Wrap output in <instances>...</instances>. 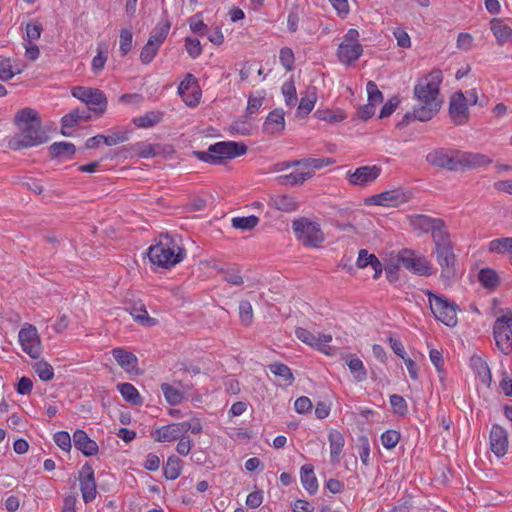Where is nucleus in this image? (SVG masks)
I'll return each mask as SVG.
<instances>
[{"label": "nucleus", "instance_id": "f257e3e1", "mask_svg": "<svg viewBox=\"0 0 512 512\" xmlns=\"http://www.w3.org/2000/svg\"><path fill=\"white\" fill-rule=\"evenodd\" d=\"M442 80V71L435 68L415 85L414 97L418 105L412 113L414 119L425 122L431 120L438 113L442 103L439 98Z\"/></svg>", "mask_w": 512, "mask_h": 512}, {"label": "nucleus", "instance_id": "f03ea898", "mask_svg": "<svg viewBox=\"0 0 512 512\" xmlns=\"http://www.w3.org/2000/svg\"><path fill=\"white\" fill-rule=\"evenodd\" d=\"M19 133L9 140V147L18 150L42 144L45 136L41 130V119L38 112L26 107L19 110L14 117Z\"/></svg>", "mask_w": 512, "mask_h": 512}, {"label": "nucleus", "instance_id": "7ed1b4c3", "mask_svg": "<svg viewBox=\"0 0 512 512\" xmlns=\"http://www.w3.org/2000/svg\"><path fill=\"white\" fill-rule=\"evenodd\" d=\"M185 250L178 236L160 235L155 245L148 250V256L153 265L162 268H172L185 258Z\"/></svg>", "mask_w": 512, "mask_h": 512}, {"label": "nucleus", "instance_id": "20e7f679", "mask_svg": "<svg viewBox=\"0 0 512 512\" xmlns=\"http://www.w3.org/2000/svg\"><path fill=\"white\" fill-rule=\"evenodd\" d=\"M433 243L435 246L433 253L441 268V277L446 279L454 277L456 271V255L449 232H436V234H434Z\"/></svg>", "mask_w": 512, "mask_h": 512}, {"label": "nucleus", "instance_id": "39448f33", "mask_svg": "<svg viewBox=\"0 0 512 512\" xmlns=\"http://www.w3.org/2000/svg\"><path fill=\"white\" fill-rule=\"evenodd\" d=\"M424 294L428 297L430 310L434 317L448 327H455L458 323V305L428 289L424 291Z\"/></svg>", "mask_w": 512, "mask_h": 512}, {"label": "nucleus", "instance_id": "423d86ee", "mask_svg": "<svg viewBox=\"0 0 512 512\" xmlns=\"http://www.w3.org/2000/svg\"><path fill=\"white\" fill-rule=\"evenodd\" d=\"M247 147L234 141H222L210 145L207 151L198 152V158L210 164H218L225 159H233L244 155Z\"/></svg>", "mask_w": 512, "mask_h": 512}, {"label": "nucleus", "instance_id": "0eeeda50", "mask_svg": "<svg viewBox=\"0 0 512 512\" xmlns=\"http://www.w3.org/2000/svg\"><path fill=\"white\" fill-rule=\"evenodd\" d=\"M493 337L498 349L504 353L512 352V310H500L496 316L493 327Z\"/></svg>", "mask_w": 512, "mask_h": 512}, {"label": "nucleus", "instance_id": "6e6552de", "mask_svg": "<svg viewBox=\"0 0 512 512\" xmlns=\"http://www.w3.org/2000/svg\"><path fill=\"white\" fill-rule=\"evenodd\" d=\"M73 97L86 104L88 110L95 118L102 116L107 108V98L105 94L93 87L76 86L71 90Z\"/></svg>", "mask_w": 512, "mask_h": 512}, {"label": "nucleus", "instance_id": "1a4fd4ad", "mask_svg": "<svg viewBox=\"0 0 512 512\" xmlns=\"http://www.w3.org/2000/svg\"><path fill=\"white\" fill-rule=\"evenodd\" d=\"M358 30L350 28L344 35L337 49V58L343 65L349 66L356 62L363 54V47L359 42Z\"/></svg>", "mask_w": 512, "mask_h": 512}, {"label": "nucleus", "instance_id": "9d476101", "mask_svg": "<svg viewBox=\"0 0 512 512\" xmlns=\"http://www.w3.org/2000/svg\"><path fill=\"white\" fill-rule=\"evenodd\" d=\"M292 228L296 237L306 246L318 247L324 241V233L317 222L301 218L293 221Z\"/></svg>", "mask_w": 512, "mask_h": 512}, {"label": "nucleus", "instance_id": "9b49d317", "mask_svg": "<svg viewBox=\"0 0 512 512\" xmlns=\"http://www.w3.org/2000/svg\"><path fill=\"white\" fill-rule=\"evenodd\" d=\"M411 194L403 188H394L364 199L367 206L398 207L409 201Z\"/></svg>", "mask_w": 512, "mask_h": 512}, {"label": "nucleus", "instance_id": "f8f14e48", "mask_svg": "<svg viewBox=\"0 0 512 512\" xmlns=\"http://www.w3.org/2000/svg\"><path fill=\"white\" fill-rule=\"evenodd\" d=\"M398 261L410 272L418 276H430L433 274L431 262L423 255L413 250H402L398 254Z\"/></svg>", "mask_w": 512, "mask_h": 512}, {"label": "nucleus", "instance_id": "ddd939ff", "mask_svg": "<svg viewBox=\"0 0 512 512\" xmlns=\"http://www.w3.org/2000/svg\"><path fill=\"white\" fill-rule=\"evenodd\" d=\"M170 30V24L168 21H162L156 25L151 32V35L143 47L140 59L142 63L149 64L156 56L160 46L165 41Z\"/></svg>", "mask_w": 512, "mask_h": 512}, {"label": "nucleus", "instance_id": "4468645a", "mask_svg": "<svg viewBox=\"0 0 512 512\" xmlns=\"http://www.w3.org/2000/svg\"><path fill=\"white\" fill-rule=\"evenodd\" d=\"M18 342L22 350L33 359H38L42 353L41 339L35 326L29 323L22 325L18 332Z\"/></svg>", "mask_w": 512, "mask_h": 512}, {"label": "nucleus", "instance_id": "2eb2a0df", "mask_svg": "<svg viewBox=\"0 0 512 512\" xmlns=\"http://www.w3.org/2000/svg\"><path fill=\"white\" fill-rule=\"evenodd\" d=\"M295 334L300 341L328 356H332L336 352V349L330 345L333 339L331 334H314L305 328H297Z\"/></svg>", "mask_w": 512, "mask_h": 512}, {"label": "nucleus", "instance_id": "dca6fc26", "mask_svg": "<svg viewBox=\"0 0 512 512\" xmlns=\"http://www.w3.org/2000/svg\"><path fill=\"white\" fill-rule=\"evenodd\" d=\"M381 167L377 165L361 166L354 171H347L346 179L354 186L363 187L373 183L381 174Z\"/></svg>", "mask_w": 512, "mask_h": 512}, {"label": "nucleus", "instance_id": "f3484780", "mask_svg": "<svg viewBox=\"0 0 512 512\" xmlns=\"http://www.w3.org/2000/svg\"><path fill=\"white\" fill-rule=\"evenodd\" d=\"M449 115L456 125L464 124L469 118V105L462 91L455 92L449 102Z\"/></svg>", "mask_w": 512, "mask_h": 512}, {"label": "nucleus", "instance_id": "a211bd4d", "mask_svg": "<svg viewBox=\"0 0 512 512\" xmlns=\"http://www.w3.org/2000/svg\"><path fill=\"white\" fill-rule=\"evenodd\" d=\"M178 93L186 105L195 107L201 98V90L197 79L192 74H187L178 86Z\"/></svg>", "mask_w": 512, "mask_h": 512}, {"label": "nucleus", "instance_id": "6ab92c4d", "mask_svg": "<svg viewBox=\"0 0 512 512\" xmlns=\"http://www.w3.org/2000/svg\"><path fill=\"white\" fill-rule=\"evenodd\" d=\"M456 160L458 169H475L492 163V158L486 154L457 150Z\"/></svg>", "mask_w": 512, "mask_h": 512}, {"label": "nucleus", "instance_id": "aec40b11", "mask_svg": "<svg viewBox=\"0 0 512 512\" xmlns=\"http://www.w3.org/2000/svg\"><path fill=\"white\" fill-rule=\"evenodd\" d=\"M489 446L494 455L498 458L503 457L509 447L508 433L500 425H493L489 434Z\"/></svg>", "mask_w": 512, "mask_h": 512}, {"label": "nucleus", "instance_id": "412c9836", "mask_svg": "<svg viewBox=\"0 0 512 512\" xmlns=\"http://www.w3.org/2000/svg\"><path fill=\"white\" fill-rule=\"evenodd\" d=\"M411 226L415 230H419L420 232H431L432 239L434 240V234L436 232H446L447 229L445 224L440 219L431 218L426 215H416L410 220Z\"/></svg>", "mask_w": 512, "mask_h": 512}, {"label": "nucleus", "instance_id": "4be33fe9", "mask_svg": "<svg viewBox=\"0 0 512 512\" xmlns=\"http://www.w3.org/2000/svg\"><path fill=\"white\" fill-rule=\"evenodd\" d=\"M182 422L163 425L151 432V437L160 443L177 441L184 435Z\"/></svg>", "mask_w": 512, "mask_h": 512}, {"label": "nucleus", "instance_id": "5701e85b", "mask_svg": "<svg viewBox=\"0 0 512 512\" xmlns=\"http://www.w3.org/2000/svg\"><path fill=\"white\" fill-rule=\"evenodd\" d=\"M80 488L83 500L87 503L96 497V483L93 468L86 464L79 474Z\"/></svg>", "mask_w": 512, "mask_h": 512}, {"label": "nucleus", "instance_id": "b1692460", "mask_svg": "<svg viewBox=\"0 0 512 512\" xmlns=\"http://www.w3.org/2000/svg\"><path fill=\"white\" fill-rule=\"evenodd\" d=\"M456 153L457 150H435L427 155V160L438 167L451 171L458 170Z\"/></svg>", "mask_w": 512, "mask_h": 512}, {"label": "nucleus", "instance_id": "393cba45", "mask_svg": "<svg viewBox=\"0 0 512 512\" xmlns=\"http://www.w3.org/2000/svg\"><path fill=\"white\" fill-rule=\"evenodd\" d=\"M268 206L272 209L291 213L298 209V203L296 199L287 194H273L268 198Z\"/></svg>", "mask_w": 512, "mask_h": 512}, {"label": "nucleus", "instance_id": "a878e982", "mask_svg": "<svg viewBox=\"0 0 512 512\" xmlns=\"http://www.w3.org/2000/svg\"><path fill=\"white\" fill-rule=\"evenodd\" d=\"M333 164V160L329 158H306L300 161H290L284 163L283 169H288L294 166L304 167L306 171L311 173L313 177L316 170H320L328 165Z\"/></svg>", "mask_w": 512, "mask_h": 512}, {"label": "nucleus", "instance_id": "bb28decb", "mask_svg": "<svg viewBox=\"0 0 512 512\" xmlns=\"http://www.w3.org/2000/svg\"><path fill=\"white\" fill-rule=\"evenodd\" d=\"M490 29L498 44L512 43V27L502 18H494L490 22Z\"/></svg>", "mask_w": 512, "mask_h": 512}, {"label": "nucleus", "instance_id": "cd10ccee", "mask_svg": "<svg viewBox=\"0 0 512 512\" xmlns=\"http://www.w3.org/2000/svg\"><path fill=\"white\" fill-rule=\"evenodd\" d=\"M73 443L85 456H93L98 452L97 443L89 438L82 430H76L73 434Z\"/></svg>", "mask_w": 512, "mask_h": 512}, {"label": "nucleus", "instance_id": "c85d7f7f", "mask_svg": "<svg viewBox=\"0 0 512 512\" xmlns=\"http://www.w3.org/2000/svg\"><path fill=\"white\" fill-rule=\"evenodd\" d=\"M285 128L284 112L281 109H275L270 112L264 122L263 130L267 134H276Z\"/></svg>", "mask_w": 512, "mask_h": 512}, {"label": "nucleus", "instance_id": "c756f323", "mask_svg": "<svg viewBox=\"0 0 512 512\" xmlns=\"http://www.w3.org/2000/svg\"><path fill=\"white\" fill-rule=\"evenodd\" d=\"M300 481L303 488L311 495L317 493L319 485L311 464H305L300 469Z\"/></svg>", "mask_w": 512, "mask_h": 512}, {"label": "nucleus", "instance_id": "7c9ffc66", "mask_svg": "<svg viewBox=\"0 0 512 512\" xmlns=\"http://www.w3.org/2000/svg\"><path fill=\"white\" fill-rule=\"evenodd\" d=\"M330 457L333 463H337L340 459L343 447L345 445L344 436L337 430H331L328 435Z\"/></svg>", "mask_w": 512, "mask_h": 512}, {"label": "nucleus", "instance_id": "2f4dec72", "mask_svg": "<svg viewBox=\"0 0 512 512\" xmlns=\"http://www.w3.org/2000/svg\"><path fill=\"white\" fill-rule=\"evenodd\" d=\"M478 281L484 289L494 291L500 284V277L494 269L482 268L478 272Z\"/></svg>", "mask_w": 512, "mask_h": 512}, {"label": "nucleus", "instance_id": "473e14b6", "mask_svg": "<svg viewBox=\"0 0 512 512\" xmlns=\"http://www.w3.org/2000/svg\"><path fill=\"white\" fill-rule=\"evenodd\" d=\"M314 115L318 120L327 122L329 124L340 123L347 117L345 111L340 108H319L316 110Z\"/></svg>", "mask_w": 512, "mask_h": 512}, {"label": "nucleus", "instance_id": "72a5a7b5", "mask_svg": "<svg viewBox=\"0 0 512 512\" xmlns=\"http://www.w3.org/2000/svg\"><path fill=\"white\" fill-rule=\"evenodd\" d=\"M311 178V173L306 171L304 167L297 166L295 170L289 174L281 175L279 177L280 183L289 186L303 184L306 180Z\"/></svg>", "mask_w": 512, "mask_h": 512}, {"label": "nucleus", "instance_id": "f704fd0d", "mask_svg": "<svg viewBox=\"0 0 512 512\" xmlns=\"http://www.w3.org/2000/svg\"><path fill=\"white\" fill-rule=\"evenodd\" d=\"M91 119L90 115H85L80 113L78 110H74L62 117L61 124V133L64 136L71 135V129L75 127L81 120H89Z\"/></svg>", "mask_w": 512, "mask_h": 512}, {"label": "nucleus", "instance_id": "c9c22d12", "mask_svg": "<svg viewBox=\"0 0 512 512\" xmlns=\"http://www.w3.org/2000/svg\"><path fill=\"white\" fill-rule=\"evenodd\" d=\"M346 364L356 382H363L367 379V370L360 358L356 356H348L346 358Z\"/></svg>", "mask_w": 512, "mask_h": 512}, {"label": "nucleus", "instance_id": "e433bc0d", "mask_svg": "<svg viewBox=\"0 0 512 512\" xmlns=\"http://www.w3.org/2000/svg\"><path fill=\"white\" fill-rule=\"evenodd\" d=\"M108 53V44L105 42L98 43L97 54L93 57L91 62V70L94 74L102 72L108 59Z\"/></svg>", "mask_w": 512, "mask_h": 512}, {"label": "nucleus", "instance_id": "4c0bfd02", "mask_svg": "<svg viewBox=\"0 0 512 512\" xmlns=\"http://www.w3.org/2000/svg\"><path fill=\"white\" fill-rule=\"evenodd\" d=\"M49 152L53 157L66 160L73 157L76 147L70 142H55L49 147Z\"/></svg>", "mask_w": 512, "mask_h": 512}, {"label": "nucleus", "instance_id": "58836bf2", "mask_svg": "<svg viewBox=\"0 0 512 512\" xmlns=\"http://www.w3.org/2000/svg\"><path fill=\"white\" fill-rule=\"evenodd\" d=\"M163 119V113L161 111H149L145 114L135 117L133 123L139 128H151Z\"/></svg>", "mask_w": 512, "mask_h": 512}, {"label": "nucleus", "instance_id": "ea45409f", "mask_svg": "<svg viewBox=\"0 0 512 512\" xmlns=\"http://www.w3.org/2000/svg\"><path fill=\"white\" fill-rule=\"evenodd\" d=\"M317 92L316 88L312 87L307 90L304 96L301 97L299 106H298V115L306 116L308 115L315 107L317 102Z\"/></svg>", "mask_w": 512, "mask_h": 512}, {"label": "nucleus", "instance_id": "a19ab883", "mask_svg": "<svg viewBox=\"0 0 512 512\" xmlns=\"http://www.w3.org/2000/svg\"><path fill=\"white\" fill-rule=\"evenodd\" d=\"M161 391L170 405H178L184 399V392L175 385L164 383L161 385Z\"/></svg>", "mask_w": 512, "mask_h": 512}, {"label": "nucleus", "instance_id": "79ce46f5", "mask_svg": "<svg viewBox=\"0 0 512 512\" xmlns=\"http://www.w3.org/2000/svg\"><path fill=\"white\" fill-rule=\"evenodd\" d=\"M269 370L272 374L279 377L285 386H289L294 381V376L291 369L280 362H275L269 365Z\"/></svg>", "mask_w": 512, "mask_h": 512}, {"label": "nucleus", "instance_id": "37998d69", "mask_svg": "<svg viewBox=\"0 0 512 512\" xmlns=\"http://www.w3.org/2000/svg\"><path fill=\"white\" fill-rule=\"evenodd\" d=\"M130 315L136 322L145 327H151L156 323V320L148 315L142 303H135L132 310H130Z\"/></svg>", "mask_w": 512, "mask_h": 512}, {"label": "nucleus", "instance_id": "c03bdc74", "mask_svg": "<svg viewBox=\"0 0 512 512\" xmlns=\"http://www.w3.org/2000/svg\"><path fill=\"white\" fill-rule=\"evenodd\" d=\"M182 461L175 455L169 456L164 466V475L169 480L177 479L182 471Z\"/></svg>", "mask_w": 512, "mask_h": 512}, {"label": "nucleus", "instance_id": "a18cd8bd", "mask_svg": "<svg viewBox=\"0 0 512 512\" xmlns=\"http://www.w3.org/2000/svg\"><path fill=\"white\" fill-rule=\"evenodd\" d=\"M253 129V123L246 117L235 120L229 126V131L232 135L247 136L252 133Z\"/></svg>", "mask_w": 512, "mask_h": 512}, {"label": "nucleus", "instance_id": "49530a36", "mask_svg": "<svg viewBox=\"0 0 512 512\" xmlns=\"http://www.w3.org/2000/svg\"><path fill=\"white\" fill-rule=\"evenodd\" d=\"M512 237L493 239L488 243V250L492 253L504 254L511 252Z\"/></svg>", "mask_w": 512, "mask_h": 512}, {"label": "nucleus", "instance_id": "de8ad7c7", "mask_svg": "<svg viewBox=\"0 0 512 512\" xmlns=\"http://www.w3.org/2000/svg\"><path fill=\"white\" fill-rule=\"evenodd\" d=\"M232 227L242 231H249L259 224V218L254 215L234 217L231 220Z\"/></svg>", "mask_w": 512, "mask_h": 512}, {"label": "nucleus", "instance_id": "09e8293b", "mask_svg": "<svg viewBox=\"0 0 512 512\" xmlns=\"http://www.w3.org/2000/svg\"><path fill=\"white\" fill-rule=\"evenodd\" d=\"M21 73V68L13 64L11 59L0 60V79L3 81L10 80L15 75Z\"/></svg>", "mask_w": 512, "mask_h": 512}, {"label": "nucleus", "instance_id": "8fccbe9b", "mask_svg": "<svg viewBox=\"0 0 512 512\" xmlns=\"http://www.w3.org/2000/svg\"><path fill=\"white\" fill-rule=\"evenodd\" d=\"M401 438L397 430H386L381 434V444L385 449L391 450L397 446Z\"/></svg>", "mask_w": 512, "mask_h": 512}, {"label": "nucleus", "instance_id": "3c124183", "mask_svg": "<svg viewBox=\"0 0 512 512\" xmlns=\"http://www.w3.org/2000/svg\"><path fill=\"white\" fill-rule=\"evenodd\" d=\"M34 370L42 381H50L54 377L53 367L46 361L36 362Z\"/></svg>", "mask_w": 512, "mask_h": 512}, {"label": "nucleus", "instance_id": "603ef678", "mask_svg": "<svg viewBox=\"0 0 512 512\" xmlns=\"http://www.w3.org/2000/svg\"><path fill=\"white\" fill-rule=\"evenodd\" d=\"M282 94L288 106H294L297 101L296 87L292 79L286 81L282 85Z\"/></svg>", "mask_w": 512, "mask_h": 512}, {"label": "nucleus", "instance_id": "864d4df0", "mask_svg": "<svg viewBox=\"0 0 512 512\" xmlns=\"http://www.w3.org/2000/svg\"><path fill=\"white\" fill-rule=\"evenodd\" d=\"M279 61L286 71H291L294 68L295 56L294 52L289 47H283L279 52Z\"/></svg>", "mask_w": 512, "mask_h": 512}, {"label": "nucleus", "instance_id": "5fc2aeb1", "mask_svg": "<svg viewBox=\"0 0 512 512\" xmlns=\"http://www.w3.org/2000/svg\"><path fill=\"white\" fill-rule=\"evenodd\" d=\"M53 440L56 443V445L63 451L69 452L71 450V447H72L71 442H72L73 438L71 439V436L68 432H66V431L56 432L53 436Z\"/></svg>", "mask_w": 512, "mask_h": 512}, {"label": "nucleus", "instance_id": "6e6d98bb", "mask_svg": "<svg viewBox=\"0 0 512 512\" xmlns=\"http://www.w3.org/2000/svg\"><path fill=\"white\" fill-rule=\"evenodd\" d=\"M185 48L188 55L195 59L198 58L202 53V46L199 39L194 37L185 38Z\"/></svg>", "mask_w": 512, "mask_h": 512}, {"label": "nucleus", "instance_id": "4d7b16f0", "mask_svg": "<svg viewBox=\"0 0 512 512\" xmlns=\"http://www.w3.org/2000/svg\"><path fill=\"white\" fill-rule=\"evenodd\" d=\"M366 90L368 94V102L372 105L377 106L383 101L382 92L373 81H369L367 83Z\"/></svg>", "mask_w": 512, "mask_h": 512}, {"label": "nucleus", "instance_id": "13d9d810", "mask_svg": "<svg viewBox=\"0 0 512 512\" xmlns=\"http://www.w3.org/2000/svg\"><path fill=\"white\" fill-rule=\"evenodd\" d=\"M190 30L197 34L203 35L207 29V25L203 22L201 14H195L188 19Z\"/></svg>", "mask_w": 512, "mask_h": 512}, {"label": "nucleus", "instance_id": "bf43d9fd", "mask_svg": "<svg viewBox=\"0 0 512 512\" xmlns=\"http://www.w3.org/2000/svg\"><path fill=\"white\" fill-rule=\"evenodd\" d=\"M239 316L241 322L245 325H250L253 318L252 305L248 301H241L239 304Z\"/></svg>", "mask_w": 512, "mask_h": 512}, {"label": "nucleus", "instance_id": "052dcab7", "mask_svg": "<svg viewBox=\"0 0 512 512\" xmlns=\"http://www.w3.org/2000/svg\"><path fill=\"white\" fill-rule=\"evenodd\" d=\"M390 405L394 413L398 415H405L408 411L406 400L399 395H391L390 396Z\"/></svg>", "mask_w": 512, "mask_h": 512}, {"label": "nucleus", "instance_id": "680f3d73", "mask_svg": "<svg viewBox=\"0 0 512 512\" xmlns=\"http://www.w3.org/2000/svg\"><path fill=\"white\" fill-rule=\"evenodd\" d=\"M313 408L312 402L310 398L306 396H301L297 398L294 402V409L298 414H306L310 412Z\"/></svg>", "mask_w": 512, "mask_h": 512}, {"label": "nucleus", "instance_id": "e2e57ef3", "mask_svg": "<svg viewBox=\"0 0 512 512\" xmlns=\"http://www.w3.org/2000/svg\"><path fill=\"white\" fill-rule=\"evenodd\" d=\"M182 424L184 426L183 431L184 435L190 431L192 434H199L203 430L202 422L199 418L194 417L190 419L189 421H182Z\"/></svg>", "mask_w": 512, "mask_h": 512}, {"label": "nucleus", "instance_id": "0e129e2a", "mask_svg": "<svg viewBox=\"0 0 512 512\" xmlns=\"http://www.w3.org/2000/svg\"><path fill=\"white\" fill-rule=\"evenodd\" d=\"M263 99L261 95H251L248 98L246 113L248 115L257 113L263 104Z\"/></svg>", "mask_w": 512, "mask_h": 512}, {"label": "nucleus", "instance_id": "69168bd1", "mask_svg": "<svg viewBox=\"0 0 512 512\" xmlns=\"http://www.w3.org/2000/svg\"><path fill=\"white\" fill-rule=\"evenodd\" d=\"M375 258H376V256L374 254L369 253L365 249H361L359 251L357 262H356L357 267L363 269L368 266H371L372 262L375 260Z\"/></svg>", "mask_w": 512, "mask_h": 512}, {"label": "nucleus", "instance_id": "338daca9", "mask_svg": "<svg viewBox=\"0 0 512 512\" xmlns=\"http://www.w3.org/2000/svg\"><path fill=\"white\" fill-rule=\"evenodd\" d=\"M192 448V441L189 436L183 435L178 439L176 451L181 456H187Z\"/></svg>", "mask_w": 512, "mask_h": 512}, {"label": "nucleus", "instance_id": "774afa93", "mask_svg": "<svg viewBox=\"0 0 512 512\" xmlns=\"http://www.w3.org/2000/svg\"><path fill=\"white\" fill-rule=\"evenodd\" d=\"M400 103V100L398 97H392L390 98L382 107L379 117L380 118H386L392 115V113L396 110Z\"/></svg>", "mask_w": 512, "mask_h": 512}]
</instances>
